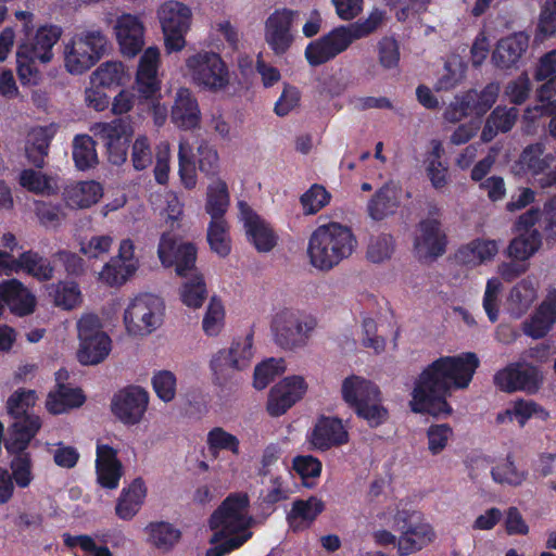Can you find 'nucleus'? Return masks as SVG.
<instances>
[{"mask_svg":"<svg viewBox=\"0 0 556 556\" xmlns=\"http://www.w3.org/2000/svg\"><path fill=\"white\" fill-rule=\"evenodd\" d=\"M479 365L480 361L472 352L433 361L415 381L409 403L412 412L435 417L450 415L452 408L446 397L451 390L466 389Z\"/></svg>","mask_w":556,"mask_h":556,"instance_id":"1","label":"nucleus"},{"mask_svg":"<svg viewBox=\"0 0 556 556\" xmlns=\"http://www.w3.org/2000/svg\"><path fill=\"white\" fill-rule=\"evenodd\" d=\"M250 505L245 493L229 494L214 510L208 519V526L214 531L205 556H225L241 547L251 536L249 531L252 518L248 516Z\"/></svg>","mask_w":556,"mask_h":556,"instance_id":"2","label":"nucleus"},{"mask_svg":"<svg viewBox=\"0 0 556 556\" xmlns=\"http://www.w3.org/2000/svg\"><path fill=\"white\" fill-rule=\"evenodd\" d=\"M157 256L164 267L174 266L176 274L185 278L179 292L181 302L190 308L201 307L207 298V289L203 275L195 267V245L178 243L176 235L166 231L160 238Z\"/></svg>","mask_w":556,"mask_h":556,"instance_id":"3","label":"nucleus"},{"mask_svg":"<svg viewBox=\"0 0 556 556\" xmlns=\"http://www.w3.org/2000/svg\"><path fill=\"white\" fill-rule=\"evenodd\" d=\"M357 247L351 227L338 222L319 225L311 235L307 254L313 267L329 271L349 258Z\"/></svg>","mask_w":556,"mask_h":556,"instance_id":"4","label":"nucleus"},{"mask_svg":"<svg viewBox=\"0 0 556 556\" xmlns=\"http://www.w3.org/2000/svg\"><path fill=\"white\" fill-rule=\"evenodd\" d=\"M62 36V28L45 25L33 37H26L16 48V74L22 86H37L41 81L40 64L53 59V47Z\"/></svg>","mask_w":556,"mask_h":556,"instance_id":"5","label":"nucleus"},{"mask_svg":"<svg viewBox=\"0 0 556 556\" xmlns=\"http://www.w3.org/2000/svg\"><path fill=\"white\" fill-rule=\"evenodd\" d=\"M108 38L101 30H85L75 35L64 49V66L80 75L96 65L108 51Z\"/></svg>","mask_w":556,"mask_h":556,"instance_id":"6","label":"nucleus"},{"mask_svg":"<svg viewBox=\"0 0 556 556\" xmlns=\"http://www.w3.org/2000/svg\"><path fill=\"white\" fill-rule=\"evenodd\" d=\"M393 529L401 533L397 541V553L401 556L420 551L434 538L432 527L424 522L422 514L417 510H397L393 517Z\"/></svg>","mask_w":556,"mask_h":556,"instance_id":"7","label":"nucleus"},{"mask_svg":"<svg viewBox=\"0 0 556 556\" xmlns=\"http://www.w3.org/2000/svg\"><path fill=\"white\" fill-rule=\"evenodd\" d=\"M316 325L315 318L303 316L291 308H283L274 316L271 331L277 345L285 350H293L306 344Z\"/></svg>","mask_w":556,"mask_h":556,"instance_id":"8","label":"nucleus"},{"mask_svg":"<svg viewBox=\"0 0 556 556\" xmlns=\"http://www.w3.org/2000/svg\"><path fill=\"white\" fill-rule=\"evenodd\" d=\"M80 341L77 357L83 365L101 363L111 351V338L102 330L98 315L86 314L77 323Z\"/></svg>","mask_w":556,"mask_h":556,"instance_id":"9","label":"nucleus"},{"mask_svg":"<svg viewBox=\"0 0 556 556\" xmlns=\"http://www.w3.org/2000/svg\"><path fill=\"white\" fill-rule=\"evenodd\" d=\"M164 303L161 298L144 293L136 296L124 313V323L129 333H151L162 324Z\"/></svg>","mask_w":556,"mask_h":556,"instance_id":"10","label":"nucleus"},{"mask_svg":"<svg viewBox=\"0 0 556 556\" xmlns=\"http://www.w3.org/2000/svg\"><path fill=\"white\" fill-rule=\"evenodd\" d=\"M91 130L104 142L110 163L122 165L126 162L130 139L134 135L129 117L119 116L111 122L97 123Z\"/></svg>","mask_w":556,"mask_h":556,"instance_id":"11","label":"nucleus"},{"mask_svg":"<svg viewBox=\"0 0 556 556\" xmlns=\"http://www.w3.org/2000/svg\"><path fill=\"white\" fill-rule=\"evenodd\" d=\"M159 20L168 52H178L186 45L185 36L191 24L192 13L188 5L179 1H167L160 8Z\"/></svg>","mask_w":556,"mask_h":556,"instance_id":"12","label":"nucleus"},{"mask_svg":"<svg viewBox=\"0 0 556 556\" xmlns=\"http://www.w3.org/2000/svg\"><path fill=\"white\" fill-rule=\"evenodd\" d=\"M186 65L193 81L208 90H219L229 83V73L226 63L215 52H199L189 56Z\"/></svg>","mask_w":556,"mask_h":556,"instance_id":"13","label":"nucleus"},{"mask_svg":"<svg viewBox=\"0 0 556 556\" xmlns=\"http://www.w3.org/2000/svg\"><path fill=\"white\" fill-rule=\"evenodd\" d=\"M497 96L498 87L494 84L486 85L480 92L468 90L455 98L445 112V118L455 123L467 116L482 117L493 106Z\"/></svg>","mask_w":556,"mask_h":556,"instance_id":"14","label":"nucleus"},{"mask_svg":"<svg viewBox=\"0 0 556 556\" xmlns=\"http://www.w3.org/2000/svg\"><path fill=\"white\" fill-rule=\"evenodd\" d=\"M299 12L288 8L276 9L265 21V41L276 55H283L292 47L293 24Z\"/></svg>","mask_w":556,"mask_h":556,"instance_id":"15","label":"nucleus"},{"mask_svg":"<svg viewBox=\"0 0 556 556\" xmlns=\"http://www.w3.org/2000/svg\"><path fill=\"white\" fill-rule=\"evenodd\" d=\"M447 236L441 222L435 218L421 219L414 238V252L420 262L434 261L446 252Z\"/></svg>","mask_w":556,"mask_h":556,"instance_id":"16","label":"nucleus"},{"mask_svg":"<svg viewBox=\"0 0 556 556\" xmlns=\"http://www.w3.org/2000/svg\"><path fill=\"white\" fill-rule=\"evenodd\" d=\"M148 404V392L141 387L129 386L113 396L111 409L124 425L135 426L141 421Z\"/></svg>","mask_w":556,"mask_h":556,"instance_id":"17","label":"nucleus"},{"mask_svg":"<svg viewBox=\"0 0 556 556\" xmlns=\"http://www.w3.org/2000/svg\"><path fill=\"white\" fill-rule=\"evenodd\" d=\"M543 382L539 369L535 366H522L510 364L494 375V384L504 392L525 391L535 394Z\"/></svg>","mask_w":556,"mask_h":556,"instance_id":"18","label":"nucleus"},{"mask_svg":"<svg viewBox=\"0 0 556 556\" xmlns=\"http://www.w3.org/2000/svg\"><path fill=\"white\" fill-rule=\"evenodd\" d=\"M240 220L243 223L248 241L257 252H270L278 243V236L264 218L247 202H238Z\"/></svg>","mask_w":556,"mask_h":556,"instance_id":"19","label":"nucleus"},{"mask_svg":"<svg viewBox=\"0 0 556 556\" xmlns=\"http://www.w3.org/2000/svg\"><path fill=\"white\" fill-rule=\"evenodd\" d=\"M253 357V333L235 340L228 350L218 351L211 361V369L217 377H225L228 370H242L250 366Z\"/></svg>","mask_w":556,"mask_h":556,"instance_id":"20","label":"nucleus"},{"mask_svg":"<svg viewBox=\"0 0 556 556\" xmlns=\"http://www.w3.org/2000/svg\"><path fill=\"white\" fill-rule=\"evenodd\" d=\"M307 390V384L301 376L283 378L269 392L267 412L271 417H279L300 401Z\"/></svg>","mask_w":556,"mask_h":556,"instance_id":"21","label":"nucleus"},{"mask_svg":"<svg viewBox=\"0 0 556 556\" xmlns=\"http://www.w3.org/2000/svg\"><path fill=\"white\" fill-rule=\"evenodd\" d=\"M116 39L124 56L134 58L144 45V27L139 17L131 14L119 16L115 25Z\"/></svg>","mask_w":556,"mask_h":556,"instance_id":"22","label":"nucleus"},{"mask_svg":"<svg viewBox=\"0 0 556 556\" xmlns=\"http://www.w3.org/2000/svg\"><path fill=\"white\" fill-rule=\"evenodd\" d=\"M159 64L160 50L156 47H149L141 55L136 73L137 90L144 99H152L160 91Z\"/></svg>","mask_w":556,"mask_h":556,"instance_id":"23","label":"nucleus"},{"mask_svg":"<svg viewBox=\"0 0 556 556\" xmlns=\"http://www.w3.org/2000/svg\"><path fill=\"white\" fill-rule=\"evenodd\" d=\"M42 426L38 415L24 416L14 419L9 427L8 437L4 439L7 453L28 452L31 441L36 438Z\"/></svg>","mask_w":556,"mask_h":556,"instance_id":"24","label":"nucleus"},{"mask_svg":"<svg viewBox=\"0 0 556 556\" xmlns=\"http://www.w3.org/2000/svg\"><path fill=\"white\" fill-rule=\"evenodd\" d=\"M528 47L529 36L523 31L514 33L497 41L492 62L501 70L516 67Z\"/></svg>","mask_w":556,"mask_h":556,"instance_id":"25","label":"nucleus"},{"mask_svg":"<svg viewBox=\"0 0 556 556\" xmlns=\"http://www.w3.org/2000/svg\"><path fill=\"white\" fill-rule=\"evenodd\" d=\"M348 441L349 433L342 420L337 417L326 416L318 418L309 438L312 445L319 451L340 446L348 443Z\"/></svg>","mask_w":556,"mask_h":556,"instance_id":"26","label":"nucleus"},{"mask_svg":"<svg viewBox=\"0 0 556 556\" xmlns=\"http://www.w3.org/2000/svg\"><path fill=\"white\" fill-rule=\"evenodd\" d=\"M0 298L14 315L21 317L31 314L36 306L35 295L15 278L0 283Z\"/></svg>","mask_w":556,"mask_h":556,"instance_id":"27","label":"nucleus"},{"mask_svg":"<svg viewBox=\"0 0 556 556\" xmlns=\"http://www.w3.org/2000/svg\"><path fill=\"white\" fill-rule=\"evenodd\" d=\"M343 401L353 409H357L361 405L371 403L372 401H381V392L376 383L363 377L352 375L346 377L341 388Z\"/></svg>","mask_w":556,"mask_h":556,"instance_id":"28","label":"nucleus"},{"mask_svg":"<svg viewBox=\"0 0 556 556\" xmlns=\"http://www.w3.org/2000/svg\"><path fill=\"white\" fill-rule=\"evenodd\" d=\"M201 113L197 99L189 89L178 90L172 109V121L181 129H193L199 126Z\"/></svg>","mask_w":556,"mask_h":556,"instance_id":"29","label":"nucleus"},{"mask_svg":"<svg viewBox=\"0 0 556 556\" xmlns=\"http://www.w3.org/2000/svg\"><path fill=\"white\" fill-rule=\"evenodd\" d=\"M85 402L86 395L81 389L59 382L55 389L48 393L46 408L52 415H60L83 406Z\"/></svg>","mask_w":556,"mask_h":556,"instance_id":"30","label":"nucleus"},{"mask_svg":"<svg viewBox=\"0 0 556 556\" xmlns=\"http://www.w3.org/2000/svg\"><path fill=\"white\" fill-rule=\"evenodd\" d=\"M324 509V502L316 496H309L307 500L298 498L287 515L288 523L293 531L303 530L308 528Z\"/></svg>","mask_w":556,"mask_h":556,"instance_id":"31","label":"nucleus"},{"mask_svg":"<svg viewBox=\"0 0 556 556\" xmlns=\"http://www.w3.org/2000/svg\"><path fill=\"white\" fill-rule=\"evenodd\" d=\"M147 495L142 478H136L128 488L123 489L115 506L116 515L123 520L132 519L139 511Z\"/></svg>","mask_w":556,"mask_h":556,"instance_id":"32","label":"nucleus"},{"mask_svg":"<svg viewBox=\"0 0 556 556\" xmlns=\"http://www.w3.org/2000/svg\"><path fill=\"white\" fill-rule=\"evenodd\" d=\"M103 195L102 186L94 181H80L65 189V202L71 208H86L96 204Z\"/></svg>","mask_w":556,"mask_h":556,"instance_id":"33","label":"nucleus"},{"mask_svg":"<svg viewBox=\"0 0 556 556\" xmlns=\"http://www.w3.org/2000/svg\"><path fill=\"white\" fill-rule=\"evenodd\" d=\"M556 79L546 80L535 93L536 103L529 105L523 113V118L535 122L543 116H551L556 113Z\"/></svg>","mask_w":556,"mask_h":556,"instance_id":"34","label":"nucleus"},{"mask_svg":"<svg viewBox=\"0 0 556 556\" xmlns=\"http://www.w3.org/2000/svg\"><path fill=\"white\" fill-rule=\"evenodd\" d=\"M15 273L22 270L38 281H48L53 277L54 267L49 258L38 252L28 250L14 261Z\"/></svg>","mask_w":556,"mask_h":556,"instance_id":"35","label":"nucleus"},{"mask_svg":"<svg viewBox=\"0 0 556 556\" xmlns=\"http://www.w3.org/2000/svg\"><path fill=\"white\" fill-rule=\"evenodd\" d=\"M528 469L518 466L511 453H508L491 469L493 481L502 485L519 486L528 479Z\"/></svg>","mask_w":556,"mask_h":556,"instance_id":"36","label":"nucleus"},{"mask_svg":"<svg viewBox=\"0 0 556 556\" xmlns=\"http://www.w3.org/2000/svg\"><path fill=\"white\" fill-rule=\"evenodd\" d=\"M230 205V194L227 184L216 179L207 186L205 199V212L211 220L225 219V214Z\"/></svg>","mask_w":556,"mask_h":556,"instance_id":"37","label":"nucleus"},{"mask_svg":"<svg viewBox=\"0 0 556 556\" xmlns=\"http://www.w3.org/2000/svg\"><path fill=\"white\" fill-rule=\"evenodd\" d=\"M399 200L394 188L386 184L379 188L367 204L368 215L374 220H382L395 213Z\"/></svg>","mask_w":556,"mask_h":556,"instance_id":"38","label":"nucleus"},{"mask_svg":"<svg viewBox=\"0 0 556 556\" xmlns=\"http://www.w3.org/2000/svg\"><path fill=\"white\" fill-rule=\"evenodd\" d=\"M97 142L89 135H76L72 144V156L78 170H88L99 164Z\"/></svg>","mask_w":556,"mask_h":556,"instance_id":"39","label":"nucleus"},{"mask_svg":"<svg viewBox=\"0 0 556 556\" xmlns=\"http://www.w3.org/2000/svg\"><path fill=\"white\" fill-rule=\"evenodd\" d=\"M52 137L48 127L35 128L29 134L25 151L29 163L35 167L42 168L45 166Z\"/></svg>","mask_w":556,"mask_h":556,"instance_id":"40","label":"nucleus"},{"mask_svg":"<svg viewBox=\"0 0 556 556\" xmlns=\"http://www.w3.org/2000/svg\"><path fill=\"white\" fill-rule=\"evenodd\" d=\"M552 161L553 155L545 154V146L542 142L527 146L519 156L521 168L531 175L544 173L549 167Z\"/></svg>","mask_w":556,"mask_h":556,"instance_id":"41","label":"nucleus"},{"mask_svg":"<svg viewBox=\"0 0 556 556\" xmlns=\"http://www.w3.org/2000/svg\"><path fill=\"white\" fill-rule=\"evenodd\" d=\"M536 298V290L531 281L521 280L513 287L508 298V305L510 314L519 318L532 305Z\"/></svg>","mask_w":556,"mask_h":556,"instance_id":"42","label":"nucleus"},{"mask_svg":"<svg viewBox=\"0 0 556 556\" xmlns=\"http://www.w3.org/2000/svg\"><path fill=\"white\" fill-rule=\"evenodd\" d=\"M149 541L160 549L169 551L181 538V531L166 521L150 522L146 527Z\"/></svg>","mask_w":556,"mask_h":556,"instance_id":"43","label":"nucleus"},{"mask_svg":"<svg viewBox=\"0 0 556 556\" xmlns=\"http://www.w3.org/2000/svg\"><path fill=\"white\" fill-rule=\"evenodd\" d=\"M229 227L226 219L211 220L207 227V242L211 250L220 257H226L231 251Z\"/></svg>","mask_w":556,"mask_h":556,"instance_id":"44","label":"nucleus"},{"mask_svg":"<svg viewBox=\"0 0 556 556\" xmlns=\"http://www.w3.org/2000/svg\"><path fill=\"white\" fill-rule=\"evenodd\" d=\"M8 454L12 457L10 462L12 472L10 475L13 483L21 489L28 488L34 480L31 454L29 452Z\"/></svg>","mask_w":556,"mask_h":556,"instance_id":"45","label":"nucleus"},{"mask_svg":"<svg viewBox=\"0 0 556 556\" xmlns=\"http://www.w3.org/2000/svg\"><path fill=\"white\" fill-rule=\"evenodd\" d=\"M540 245V235L533 230L531 233L514 238L507 248V253L511 260L526 262L539 250Z\"/></svg>","mask_w":556,"mask_h":556,"instance_id":"46","label":"nucleus"},{"mask_svg":"<svg viewBox=\"0 0 556 556\" xmlns=\"http://www.w3.org/2000/svg\"><path fill=\"white\" fill-rule=\"evenodd\" d=\"M36 401V391L18 388L9 396L7 412L13 419L31 416L33 414H28V409L35 406Z\"/></svg>","mask_w":556,"mask_h":556,"instance_id":"47","label":"nucleus"},{"mask_svg":"<svg viewBox=\"0 0 556 556\" xmlns=\"http://www.w3.org/2000/svg\"><path fill=\"white\" fill-rule=\"evenodd\" d=\"M137 270L136 264L125 263L115 257L106 263L100 273V278L110 286H121Z\"/></svg>","mask_w":556,"mask_h":556,"instance_id":"48","label":"nucleus"},{"mask_svg":"<svg viewBox=\"0 0 556 556\" xmlns=\"http://www.w3.org/2000/svg\"><path fill=\"white\" fill-rule=\"evenodd\" d=\"M286 369L282 358H268L258 364L254 369L253 386L257 390L265 389L274 379Z\"/></svg>","mask_w":556,"mask_h":556,"instance_id":"49","label":"nucleus"},{"mask_svg":"<svg viewBox=\"0 0 556 556\" xmlns=\"http://www.w3.org/2000/svg\"><path fill=\"white\" fill-rule=\"evenodd\" d=\"M394 251V239L389 233H380L369 239L366 256L371 263H382L389 260Z\"/></svg>","mask_w":556,"mask_h":556,"instance_id":"50","label":"nucleus"},{"mask_svg":"<svg viewBox=\"0 0 556 556\" xmlns=\"http://www.w3.org/2000/svg\"><path fill=\"white\" fill-rule=\"evenodd\" d=\"M206 443L208 450L214 454L219 451H229L235 455H239L240 453V442L238 438L227 432L222 427H215L208 431Z\"/></svg>","mask_w":556,"mask_h":556,"instance_id":"51","label":"nucleus"},{"mask_svg":"<svg viewBox=\"0 0 556 556\" xmlns=\"http://www.w3.org/2000/svg\"><path fill=\"white\" fill-rule=\"evenodd\" d=\"M50 294L56 306L65 309L74 308L80 302V290L74 281H60L51 287Z\"/></svg>","mask_w":556,"mask_h":556,"instance_id":"52","label":"nucleus"},{"mask_svg":"<svg viewBox=\"0 0 556 556\" xmlns=\"http://www.w3.org/2000/svg\"><path fill=\"white\" fill-rule=\"evenodd\" d=\"M125 76L122 62H105L101 64L93 73V79L101 87L110 88L123 84Z\"/></svg>","mask_w":556,"mask_h":556,"instance_id":"53","label":"nucleus"},{"mask_svg":"<svg viewBox=\"0 0 556 556\" xmlns=\"http://www.w3.org/2000/svg\"><path fill=\"white\" fill-rule=\"evenodd\" d=\"M300 201L304 213L307 215H313L319 212L329 203L330 194L325 189V187L315 184L301 195Z\"/></svg>","mask_w":556,"mask_h":556,"instance_id":"54","label":"nucleus"},{"mask_svg":"<svg viewBox=\"0 0 556 556\" xmlns=\"http://www.w3.org/2000/svg\"><path fill=\"white\" fill-rule=\"evenodd\" d=\"M63 542L70 548L80 547L87 556H113L108 546H98L96 541L87 534L72 535L64 533Z\"/></svg>","mask_w":556,"mask_h":556,"instance_id":"55","label":"nucleus"},{"mask_svg":"<svg viewBox=\"0 0 556 556\" xmlns=\"http://www.w3.org/2000/svg\"><path fill=\"white\" fill-rule=\"evenodd\" d=\"M293 470L301 477L303 483L307 488H312L313 483L307 480L318 478L321 473V462L312 455H299L293 458Z\"/></svg>","mask_w":556,"mask_h":556,"instance_id":"56","label":"nucleus"},{"mask_svg":"<svg viewBox=\"0 0 556 556\" xmlns=\"http://www.w3.org/2000/svg\"><path fill=\"white\" fill-rule=\"evenodd\" d=\"M153 390L164 402H170L176 394V376L169 370H160L152 378Z\"/></svg>","mask_w":556,"mask_h":556,"instance_id":"57","label":"nucleus"},{"mask_svg":"<svg viewBox=\"0 0 556 556\" xmlns=\"http://www.w3.org/2000/svg\"><path fill=\"white\" fill-rule=\"evenodd\" d=\"M225 311L222 302L212 298L205 312L202 326L207 336H216L220 331Z\"/></svg>","mask_w":556,"mask_h":556,"instance_id":"58","label":"nucleus"},{"mask_svg":"<svg viewBox=\"0 0 556 556\" xmlns=\"http://www.w3.org/2000/svg\"><path fill=\"white\" fill-rule=\"evenodd\" d=\"M332 58L344 52L353 42L351 30L346 26H339L323 36Z\"/></svg>","mask_w":556,"mask_h":556,"instance_id":"59","label":"nucleus"},{"mask_svg":"<svg viewBox=\"0 0 556 556\" xmlns=\"http://www.w3.org/2000/svg\"><path fill=\"white\" fill-rule=\"evenodd\" d=\"M332 58L344 52L353 42L351 30L346 26H339L323 36Z\"/></svg>","mask_w":556,"mask_h":556,"instance_id":"60","label":"nucleus"},{"mask_svg":"<svg viewBox=\"0 0 556 556\" xmlns=\"http://www.w3.org/2000/svg\"><path fill=\"white\" fill-rule=\"evenodd\" d=\"M357 417L367 421L369 427L377 428L381 426L389 417L388 409L381 404V401H372L361 405L354 410Z\"/></svg>","mask_w":556,"mask_h":556,"instance_id":"61","label":"nucleus"},{"mask_svg":"<svg viewBox=\"0 0 556 556\" xmlns=\"http://www.w3.org/2000/svg\"><path fill=\"white\" fill-rule=\"evenodd\" d=\"M153 154L149 139L146 136H139L132 143L131 161L135 169L143 170L152 164Z\"/></svg>","mask_w":556,"mask_h":556,"instance_id":"62","label":"nucleus"},{"mask_svg":"<svg viewBox=\"0 0 556 556\" xmlns=\"http://www.w3.org/2000/svg\"><path fill=\"white\" fill-rule=\"evenodd\" d=\"M531 91V81L526 73L507 84L505 93L510 103L520 105L527 101Z\"/></svg>","mask_w":556,"mask_h":556,"instance_id":"63","label":"nucleus"},{"mask_svg":"<svg viewBox=\"0 0 556 556\" xmlns=\"http://www.w3.org/2000/svg\"><path fill=\"white\" fill-rule=\"evenodd\" d=\"M305 59L307 63L313 66H319L332 60V52L329 51L326 40L320 38L311 41L305 48Z\"/></svg>","mask_w":556,"mask_h":556,"instance_id":"64","label":"nucleus"}]
</instances>
